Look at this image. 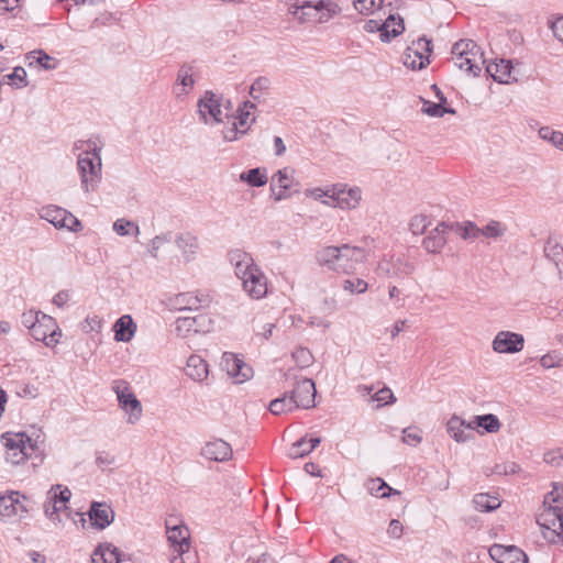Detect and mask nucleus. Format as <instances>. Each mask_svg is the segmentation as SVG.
Here are the masks:
<instances>
[{
	"label": "nucleus",
	"instance_id": "1",
	"mask_svg": "<svg viewBox=\"0 0 563 563\" xmlns=\"http://www.w3.org/2000/svg\"><path fill=\"white\" fill-rule=\"evenodd\" d=\"M103 142L98 136L78 140L73 145L76 155V167L80 179V188L88 195L96 191L102 180L101 152Z\"/></svg>",
	"mask_w": 563,
	"mask_h": 563
},
{
	"label": "nucleus",
	"instance_id": "2",
	"mask_svg": "<svg viewBox=\"0 0 563 563\" xmlns=\"http://www.w3.org/2000/svg\"><path fill=\"white\" fill-rule=\"evenodd\" d=\"M228 261L250 298L258 300L267 295V277L250 253L240 249L230 250Z\"/></svg>",
	"mask_w": 563,
	"mask_h": 563
},
{
	"label": "nucleus",
	"instance_id": "3",
	"mask_svg": "<svg viewBox=\"0 0 563 563\" xmlns=\"http://www.w3.org/2000/svg\"><path fill=\"white\" fill-rule=\"evenodd\" d=\"M367 258L368 252L365 247L350 244L325 245L314 254V260L319 266L343 274L354 273L357 266L365 263Z\"/></svg>",
	"mask_w": 563,
	"mask_h": 563
},
{
	"label": "nucleus",
	"instance_id": "4",
	"mask_svg": "<svg viewBox=\"0 0 563 563\" xmlns=\"http://www.w3.org/2000/svg\"><path fill=\"white\" fill-rule=\"evenodd\" d=\"M537 522L548 541L563 544V486L553 484L552 490L544 496Z\"/></svg>",
	"mask_w": 563,
	"mask_h": 563
},
{
	"label": "nucleus",
	"instance_id": "5",
	"mask_svg": "<svg viewBox=\"0 0 563 563\" xmlns=\"http://www.w3.org/2000/svg\"><path fill=\"white\" fill-rule=\"evenodd\" d=\"M1 441L5 449V460L13 465L27 459L41 457L44 452V440L40 435L32 439L24 432H5Z\"/></svg>",
	"mask_w": 563,
	"mask_h": 563
},
{
	"label": "nucleus",
	"instance_id": "6",
	"mask_svg": "<svg viewBox=\"0 0 563 563\" xmlns=\"http://www.w3.org/2000/svg\"><path fill=\"white\" fill-rule=\"evenodd\" d=\"M199 120L206 125L214 126L223 122L232 110V103L222 95L205 91L197 102Z\"/></svg>",
	"mask_w": 563,
	"mask_h": 563
},
{
	"label": "nucleus",
	"instance_id": "7",
	"mask_svg": "<svg viewBox=\"0 0 563 563\" xmlns=\"http://www.w3.org/2000/svg\"><path fill=\"white\" fill-rule=\"evenodd\" d=\"M111 388L117 396L119 408L126 416V423L136 424L142 418L143 408L131 385L126 380L115 379Z\"/></svg>",
	"mask_w": 563,
	"mask_h": 563
},
{
	"label": "nucleus",
	"instance_id": "8",
	"mask_svg": "<svg viewBox=\"0 0 563 563\" xmlns=\"http://www.w3.org/2000/svg\"><path fill=\"white\" fill-rule=\"evenodd\" d=\"M452 59L456 67L467 74L477 76L484 60L477 45L471 40H461L452 47Z\"/></svg>",
	"mask_w": 563,
	"mask_h": 563
},
{
	"label": "nucleus",
	"instance_id": "9",
	"mask_svg": "<svg viewBox=\"0 0 563 563\" xmlns=\"http://www.w3.org/2000/svg\"><path fill=\"white\" fill-rule=\"evenodd\" d=\"M415 269V264L406 256L384 254L374 271L382 278L404 279L412 275Z\"/></svg>",
	"mask_w": 563,
	"mask_h": 563
},
{
	"label": "nucleus",
	"instance_id": "10",
	"mask_svg": "<svg viewBox=\"0 0 563 563\" xmlns=\"http://www.w3.org/2000/svg\"><path fill=\"white\" fill-rule=\"evenodd\" d=\"M166 536L172 555L184 556L190 549V532L187 526L176 517L165 521Z\"/></svg>",
	"mask_w": 563,
	"mask_h": 563
},
{
	"label": "nucleus",
	"instance_id": "11",
	"mask_svg": "<svg viewBox=\"0 0 563 563\" xmlns=\"http://www.w3.org/2000/svg\"><path fill=\"white\" fill-rule=\"evenodd\" d=\"M38 216L58 230L65 229L69 232L78 233L84 229L81 221L76 216L55 205L41 208Z\"/></svg>",
	"mask_w": 563,
	"mask_h": 563
},
{
	"label": "nucleus",
	"instance_id": "12",
	"mask_svg": "<svg viewBox=\"0 0 563 563\" xmlns=\"http://www.w3.org/2000/svg\"><path fill=\"white\" fill-rule=\"evenodd\" d=\"M70 497V489L63 485H53L46 493V499L43 505L44 514L54 525L62 522L59 512L67 509Z\"/></svg>",
	"mask_w": 563,
	"mask_h": 563
},
{
	"label": "nucleus",
	"instance_id": "13",
	"mask_svg": "<svg viewBox=\"0 0 563 563\" xmlns=\"http://www.w3.org/2000/svg\"><path fill=\"white\" fill-rule=\"evenodd\" d=\"M295 175L296 170L290 166L283 167L272 175L269 191L271 198L275 202H280L290 198V190L299 185Z\"/></svg>",
	"mask_w": 563,
	"mask_h": 563
},
{
	"label": "nucleus",
	"instance_id": "14",
	"mask_svg": "<svg viewBox=\"0 0 563 563\" xmlns=\"http://www.w3.org/2000/svg\"><path fill=\"white\" fill-rule=\"evenodd\" d=\"M362 201V190L357 186L335 184L332 191V201H323V205L342 210H354Z\"/></svg>",
	"mask_w": 563,
	"mask_h": 563
},
{
	"label": "nucleus",
	"instance_id": "15",
	"mask_svg": "<svg viewBox=\"0 0 563 563\" xmlns=\"http://www.w3.org/2000/svg\"><path fill=\"white\" fill-rule=\"evenodd\" d=\"M31 335L36 341H42L46 346L53 347L59 343L62 330L53 317L43 313L40 316Z\"/></svg>",
	"mask_w": 563,
	"mask_h": 563
},
{
	"label": "nucleus",
	"instance_id": "16",
	"mask_svg": "<svg viewBox=\"0 0 563 563\" xmlns=\"http://www.w3.org/2000/svg\"><path fill=\"white\" fill-rule=\"evenodd\" d=\"M27 498L19 492L0 495V519H22L29 512Z\"/></svg>",
	"mask_w": 563,
	"mask_h": 563
},
{
	"label": "nucleus",
	"instance_id": "17",
	"mask_svg": "<svg viewBox=\"0 0 563 563\" xmlns=\"http://www.w3.org/2000/svg\"><path fill=\"white\" fill-rule=\"evenodd\" d=\"M213 301V296L209 290H194L177 294L173 299V305L178 310H199L208 308Z\"/></svg>",
	"mask_w": 563,
	"mask_h": 563
},
{
	"label": "nucleus",
	"instance_id": "18",
	"mask_svg": "<svg viewBox=\"0 0 563 563\" xmlns=\"http://www.w3.org/2000/svg\"><path fill=\"white\" fill-rule=\"evenodd\" d=\"M221 365L236 384L245 383L253 377V368L234 353H223Z\"/></svg>",
	"mask_w": 563,
	"mask_h": 563
},
{
	"label": "nucleus",
	"instance_id": "19",
	"mask_svg": "<svg viewBox=\"0 0 563 563\" xmlns=\"http://www.w3.org/2000/svg\"><path fill=\"white\" fill-rule=\"evenodd\" d=\"M523 347V335L511 331H499L492 342L493 351L499 354H515L522 351Z\"/></svg>",
	"mask_w": 563,
	"mask_h": 563
},
{
	"label": "nucleus",
	"instance_id": "20",
	"mask_svg": "<svg viewBox=\"0 0 563 563\" xmlns=\"http://www.w3.org/2000/svg\"><path fill=\"white\" fill-rule=\"evenodd\" d=\"M173 242L180 253L179 263L189 264L197 258L200 242L196 235L190 232H180L173 238Z\"/></svg>",
	"mask_w": 563,
	"mask_h": 563
},
{
	"label": "nucleus",
	"instance_id": "21",
	"mask_svg": "<svg viewBox=\"0 0 563 563\" xmlns=\"http://www.w3.org/2000/svg\"><path fill=\"white\" fill-rule=\"evenodd\" d=\"M296 408L309 409L314 406L316 386L309 378H302L296 383L289 393Z\"/></svg>",
	"mask_w": 563,
	"mask_h": 563
},
{
	"label": "nucleus",
	"instance_id": "22",
	"mask_svg": "<svg viewBox=\"0 0 563 563\" xmlns=\"http://www.w3.org/2000/svg\"><path fill=\"white\" fill-rule=\"evenodd\" d=\"M211 320L206 314L196 317H179L175 321V332L180 338H188L192 333L209 331Z\"/></svg>",
	"mask_w": 563,
	"mask_h": 563
},
{
	"label": "nucleus",
	"instance_id": "23",
	"mask_svg": "<svg viewBox=\"0 0 563 563\" xmlns=\"http://www.w3.org/2000/svg\"><path fill=\"white\" fill-rule=\"evenodd\" d=\"M489 555L497 563H528L527 554L515 545L494 544Z\"/></svg>",
	"mask_w": 563,
	"mask_h": 563
},
{
	"label": "nucleus",
	"instance_id": "24",
	"mask_svg": "<svg viewBox=\"0 0 563 563\" xmlns=\"http://www.w3.org/2000/svg\"><path fill=\"white\" fill-rule=\"evenodd\" d=\"M201 455L210 461L224 462L231 459L232 448L222 439H213L203 445Z\"/></svg>",
	"mask_w": 563,
	"mask_h": 563
},
{
	"label": "nucleus",
	"instance_id": "25",
	"mask_svg": "<svg viewBox=\"0 0 563 563\" xmlns=\"http://www.w3.org/2000/svg\"><path fill=\"white\" fill-rule=\"evenodd\" d=\"M488 75L499 84H511L517 81V77L514 74V66L508 59H499L489 63L486 66Z\"/></svg>",
	"mask_w": 563,
	"mask_h": 563
},
{
	"label": "nucleus",
	"instance_id": "26",
	"mask_svg": "<svg viewBox=\"0 0 563 563\" xmlns=\"http://www.w3.org/2000/svg\"><path fill=\"white\" fill-rule=\"evenodd\" d=\"M88 515L91 525L99 530H102L110 526L114 519L113 509L111 508L110 505L106 503H91Z\"/></svg>",
	"mask_w": 563,
	"mask_h": 563
},
{
	"label": "nucleus",
	"instance_id": "27",
	"mask_svg": "<svg viewBox=\"0 0 563 563\" xmlns=\"http://www.w3.org/2000/svg\"><path fill=\"white\" fill-rule=\"evenodd\" d=\"M449 229L450 227L444 222L439 223L432 229L422 241L424 250L433 254L441 252L446 244Z\"/></svg>",
	"mask_w": 563,
	"mask_h": 563
},
{
	"label": "nucleus",
	"instance_id": "28",
	"mask_svg": "<svg viewBox=\"0 0 563 563\" xmlns=\"http://www.w3.org/2000/svg\"><path fill=\"white\" fill-rule=\"evenodd\" d=\"M448 433L454 441L463 443L470 440L471 433L468 430H475V426L470 421L466 422L459 416H452L446 422Z\"/></svg>",
	"mask_w": 563,
	"mask_h": 563
},
{
	"label": "nucleus",
	"instance_id": "29",
	"mask_svg": "<svg viewBox=\"0 0 563 563\" xmlns=\"http://www.w3.org/2000/svg\"><path fill=\"white\" fill-rule=\"evenodd\" d=\"M136 323L130 314L121 316L113 324L114 340L130 342L136 332Z\"/></svg>",
	"mask_w": 563,
	"mask_h": 563
},
{
	"label": "nucleus",
	"instance_id": "30",
	"mask_svg": "<svg viewBox=\"0 0 563 563\" xmlns=\"http://www.w3.org/2000/svg\"><path fill=\"white\" fill-rule=\"evenodd\" d=\"M405 31L404 20L400 15L388 14L385 20L380 19V41L389 42Z\"/></svg>",
	"mask_w": 563,
	"mask_h": 563
},
{
	"label": "nucleus",
	"instance_id": "31",
	"mask_svg": "<svg viewBox=\"0 0 563 563\" xmlns=\"http://www.w3.org/2000/svg\"><path fill=\"white\" fill-rule=\"evenodd\" d=\"M254 109L255 104L251 101H244L241 106H239L236 114L234 115L233 123L241 130L240 132L247 134L251 126L254 124Z\"/></svg>",
	"mask_w": 563,
	"mask_h": 563
},
{
	"label": "nucleus",
	"instance_id": "32",
	"mask_svg": "<svg viewBox=\"0 0 563 563\" xmlns=\"http://www.w3.org/2000/svg\"><path fill=\"white\" fill-rule=\"evenodd\" d=\"M195 86V79L191 67L184 65L177 73L176 85L174 87V93L177 98L187 96Z\"/></svg>",
	"mask_w": 563,
	"mask_h": 563
},
{
	"label": "nucleus",
	"instance_id": "33",
	"mask_svg": "<svg viewBox=\"0 0 563 563\" xmlns=\"http://www.w3.org/2000/svg\"><path fill=\"white\" fill-rule=\"evenodd\" d=\"M186 375L195 382H202L208 377L207 362L199 355H190L185 368Z\"/></svg>",
	"mask_w": 563,
	"mask_h": 563
},
{
	"label": "nucleus",
	"instance_id": "34",
	"mask_svg": "<svg viewBox=\"0 0 563 563\" xmlns=\"http://www.w3.org/2000/svg\"><path fill=\"white\" fill-rule=\"evenodd\" d=\"M121 561L119 549L111 543L100 544L91 554V563H120Z\"/></svg>",
	"mask_w": 563,
	"mask_h": 563
},
{
	"label": "nucleus",
	"instance_id": "35",
	"mask_svg": "<svg viewBox=\"0 0 563 563\" xmlns=\"http://www.w3.org/2000/svg\"><path fill=\"white\" fill-rule=\"evenodd\" d=\"M544 255L551 261L561 276L563 273V246L553 239H549L544 246Z\"/></svg>",
	"mask_w": 563,
	"mask_h": 563
},
{
	"label": "nucleus",
	"instance_id": "36",
	"mask_svg": "<svg viewBox=\"0 0 563 563\" xmlns=\"http://www.w3.org/2000/svg\"><path fill=\"white\" fill-rule=\"evenodd\" d=\"M366 488L368 493L373 496L385 498L390 495H399L400 492L391 488L387 483H385L382 478H372L367 481Z\"/></svg>",
	"mask_w": 563,
	"mask_h": 563
},
{
	"label": "nucleus",
	"instance_id": "37",
	"mask_svg": "<svg viewBox=\"0 0 563 563\" xmlns=\"http://www.w3.org/2000/svg\"><path fill=\"white\" fill-rule=\"evenodd\" d=\"M240 180L252 187H262L267 184L268 178L265 169L256 167L241 173Z\"/></svg>",
	"mask_w": 563,
	"mask_h": 563
},
{
	"label": "nucleus",
	"instance_id": "38",
	"mask_svg": "<svg viewBox=\"0 0 563 563\" xmlns=\"http://www.w3.org/2000/svg\"><path fill=\"white\" fill-rule=\"evenodd\" d=\"M473 505L478 511L489 512L500 506V500L489 494H477L473 498Z\"/></svg>",
	"mask_w": 563,
	"mask_h": 563
},
{
	"label": "nucleus",
	"instance_id": "39",
	"mask_svg": "<svg viewBox=\"0 0 563 563\" xmlns=\"http://www.w3.org/2000/svg\"><path fill=\"white\" fill-rule=\"evenodd\" d=\"M476 428H483L486 432L495 433L499 431L501 424L499 419L492 413L483 415V416H474L471 421Z\"/></svg>",
	"mask_w": 563,
	"mask_h": 563
},
{
	"label": "nucleus",
	"instance_id": "40",
	"mask_svg": "<svg viewBox=\"0 0 563 563\" xmlns=\"http://www.w3.org/2000/svg\"><path fill=\"white\" fill-rule=\"evenodd\" d=\"M26 59L29 60L30 66L36 63L45 70L55 69L58 64L54 57L47 55L43 51H33L29 53Z\"/></svg>",
	"mask_w": 563,
	"mask_h": 563
},
{
	"label": "nucleus",
	"instance_id": "41",
	"mask_svg": "<svg viewBox=\"0 0 563 563\" xmlns=\"http://www.w3.org/2000/svg\"><path fill=\"white\" fill-rule=\"evenodd\" d=\"M112 229L119 236H137L140 234V227L135 222L125 218L117 219L113 222Z\"/></svg>",
	"mask_w": 563,
	"mask_h": 563
},
{
	"label": "nucleus",
	"instance_id": "42",
	"mask_svg": "<svg viewBox=\"0 0 563 563\" xmlns=\"http://www.w3.org/2000/svg\"><path fill=\"white\" fill-rule=\"evenodd\" d=\"M297 409L289 394H285L280 398H276L269 404V411L273 415H282Z\"/></svg>",
	"mask_w": 563,
	"mask_h": 563
},
{
	"label": "nucleus",
	"instance_id": "43",
	"mask_svg": "<svg viewBox=\"0 0 563 563\" xmlns=\"http://www.w3.org/2000/svg\"><path fill=\"white\" fill-rule=\"evenodd\" d=\"M353 5L361 14L369 15L384 10V0H354Z\"/></svg>",
	"mask_w": 563,
	"mask_h": 563
},
{
	"label": "nucleus",
	"instance_id": "44",
	"mask_svg": "<svg viewBox=\"0 0 563 563\" xmlns=\"http://www.w3.org/2000/svg\"><path fill=\"white\" fill-rule=\"evenodd\" d=\"M431 218L427 214L419 213L411 217L409 221V230L413 235L423 234L431 225Z\"/></svg>",
	"mask_w": 563,
	"mask_h": 563
},
{
	"label": "nucleus",
	"instance_id": "45",
	"mask_svg": "<svg viewBox=\"0 0 563 563\" xmlns=\"http://www.w3.org/2000/svg\"><path fill=\"white\" fill-rule=\"evenodd\" d=\"M404 63L412 69H421L429 64V59L426 54H422L418 49L408 48Z\"/></svg>",
	"mask_w": 563,
	"mask_h": 563
},
{
	"label": "nucleus",
	"instance_id": "46",
	"mask_svg": "<svg viewBox=\"0 0 563 563\" xmlns=\"http://www.w3.org/2000/svg\"><path fill=\"white\" fill-rule=\"evenodd\" d=\"M539 137L559 148L563 143V132L552 129L551 126H541L538 131Z\"/></svg>",
	"mask_w": 563,
	"mask_h": 563
},
{
	"label": "nucleus",
	"instance_id": "47",
	"mask_svg": "<svg viewBox=\"0 0 563 563\" xmlns=\"http://www.w3.org/2000/svg\"><path fill=\"white\" fill-rule=\"evenodd\" d=\"M271 86V81L266 77H258L253 81L250 87V96L257 101H261L266 96Z\"/></svg>",
	"mask_w": 563,
	"mask_h": 563
},
{
	"label": "nucleus",
	"instance_id": "48",
	"mask_svg": "<svg viewBox=\"0 0 563 563\" xmlns=\"http://www.w3.org/2000/svg\"><path fill=\"white\" fill-rule=\"evenodd\" d=\"M422 112L429 117L442 118L445 113L454 114L455 110L446 108L441 103H434L428 100H423Z\"/></svg>",
	"mask_w": 563,
	"mask_h": 563
},
{
	"label": "nucleus",
	"instance_id": "49",
	"mask_svg": "<svg viewBox=\"0 0 563 563\" xmlns=\"http://www.w3.org/2000/svg\"><path fill=\"white\" fill-rule=\"evenodd\" d=\"M173 242V234L165 232L154 236L148 244V252L152 257L157 258L159 250L167 243Z\"/></svg>",
	"mask_w": 563,
	"mask_h": 563
},
{
	"label": "nucleus",
	"instance_id": "50",
	"mask_svg": "<svg viewBox=\"0 0 563 563\" xmlns=\"http://www.w3.org/2000/svg\"><path fill=\"white\" fill-rule=\"evenodd\" d=\"M332 191H334V185L328 186L325 188H310L306 190L305 195L323 203V201H332Z\"/></svg>",
	"mask_w": 563,
	"mask_h": 563
},
{
	"label": "nucleus",
	"instance_id": "51",
	"mask_svg": "<svg viewBox=\"0 0 563 563\" xmlns=\"http://www.w3.org/2000/svg\"><path fill=\"white\" fill-rule=\"evenodd\" d=\"M540 364L545 369L563 367V355L558 351H551L541 356Z\"/></svg>",
	"mask_w": 563,
	"mask_h": 563
},
{
	"label": "nucleus",
	"instance_id": "52",
	"mask_svg": "<svg viewBox=\"0 0 563 563\" xmlns=\"http://www.w3.org/2000/svg\"><path fill=\"white\" fill-rule=\"evenodd\" d=\"M479 232L481 235H484L486 238L497 239L505 234L506 227L498 221H490L483 229H479Z\"/></svg>",
	"mask_w": 563,
	"mask_h": 563
},
{
	"label": "nucleus",
	"instance_id": "53",
	"mask_svg": "<svg viewBox=\"0 0 563 563\" xmlns=\"http://www.w3.org/2000/svg\"><path fill=\"white\" fill-rule=\"evenodd\" d=\"M8 84L15 88H23L27 86L26 71L23 67H15L13 71L7 75Z\"/></svg>",
	"mask_w": 563,
	"mask_h": 563
},
{
	"label": "nucleus",
	"instance_id": "54",
	"mask_svg": "<svg viewBox=\"0 0 563 563\" xmlns=\"http://www.w3.org/2000/svg\"><path fill=\"white\" fill-rule=\"evenodd\" d=\"M342 288L351 294H364L368 289V284L362 278L345 279Z\"/></svg>",
	"mask_w": 563,
	"mask_h": 563
},
{
	"label": "nucleus",
	"instance_id": "55",
	"mask_svg": "<svg viewBox=\"0 0 563 563\" xmlns=\"http://www.w3.org/2000/svg\"><path fill=\"white\" fill-rule=\"evenodd\" d=\"M310 452L307 440L301 438L290 446L288 456L290 459H300L308 455Z\"/></svg>",
	"mask_w": 563,
	"mask_h": 563
},
{
	"label": "nucleus",
	"instance_id": "56",
	"mask_svg": "<svg viewBox=\"0 0 563 563\" xmlns=\"http://www.w3.org/2000/svg\"><path fill=\"white\" fill-rule=\"evenodd\" d=\"M402 441L408 444L416 446L422 441V433L416 427H408L402 430Z\"/></svg>",
	"mask_w": 563,
	"mask_h": 563
},
{
	"label": "nucleus",
	"instance_id": "57",
	"mask_svg": "<svg viewBox=\"0 0 563 563\" xmlns=\"http://www.w3.org/2000/svg\"><path fill=\"white\" fill-rule=\"evenodd\" d=\"M292 358L295 363L301 368L308 367L313 361L311 352L303 347H299L294 351Z\"/></svg>",
	"mask_w": 563,
	"mask_h": 563
},
{
	"label": "nucleus",
	"instance_id": "58",
	"mask_svg": "<svg viewBox=\"0 0 563 563\" xmlns=\"http://www.w3.org/2000/svg\"><path fill=\"white\" fill-rule=\"evenodd\" d=\"M44 312L42 311L31 309L21 314V322L26 329H29L30 334L32 333L35 324L37 323L40 316Z\"/></svg>",
	"mask_w": 563,
	"mask_h": 563
},
{
	"label": "nucleus",
	"instance_id": "59",
	"mask_svg": "<svg viewBox=\"0 0 563 563\" xmlns=\"http://www.w3.org/2000/svg\"><path fill=\"white\" fill-rule=\"evenodd\" d=\"M373 400H375L378 406L389 405L394 404L396 401V398L388 387H383L382 389L375 391L373 396Z\"/></svg>",
	"mask_w": 563,
	"mask_h": 563
},
{
	"label": "nucleus",
	"instance_id": "60",
	"mask_svg": "<svg viewBox=\"0 0 563 563\" xmlns=\"http://www.w3.org/2000/svg\"><path fill=\"white\" fill-rule=\"evenodd\" d=\"M240 131L241 130L232 122L231 125L222 129L221 134L225 142H235L246 135Z\"/></svg>",
	"mask_w": 563,
	"mask_h": 563
},
{
	"label": "nucleus",
	"instance_id": "61",
	"mask_svg": "<svg viewBox=\"0 0 563 563\" xmlns=\"http://www.w3.org/2000/svg\"><path fill=\"white\" fill-rule=\"evenodd\" d=\"M388 298L397 307H404L405 297L402 290L394 284L388 285Z\"/></svg>",
	"mask_w": 563,
	"mask_h": 563
},
{
	"label": "nucleus",
	"instance_id": "62",
	"mask_svg": "<svg viewBox=\"0 0 563 563\" xmlns=\"http://www.w3.org/2000/svg\"><path fill=\"white\" fill-rule=\"evenodd\" d=\"M102 328V320L98 316H88L82 322L81 329L85 332H99Z\"/></svg>",
	"mask_w": 563,
	"mask_h": 563
},
{
	"label": "nucleus",
	"instance_id": "63",
	"mask_svg": "<svg viewBox=\"0 0 563 563\" xmlns=\"http://www.w3.org/2000/svg\"><path fill=\"white\" fill-rule=\"evenodd\" d=\"M563 461V450L554 449L544 454V462L551 465H560Z\"/></svg>",
	"mask_w": 563,
	"mask_h": 563
},
{
	"label": "nucleus",
	"instance_id": "64",
	"mask_svg": "<svg viewBox=\"0 0 563 563\" xmlns=\"http://www.w3.org/2000/svg\"><path fill=\"white\" fill-rule=\"evenodd\" d=\"M550 29L553 35L563 43V16H559L550 22Z\"/></svg>",
	"mask_w": 563,
	"mask_h": 563
}]
</instances>
